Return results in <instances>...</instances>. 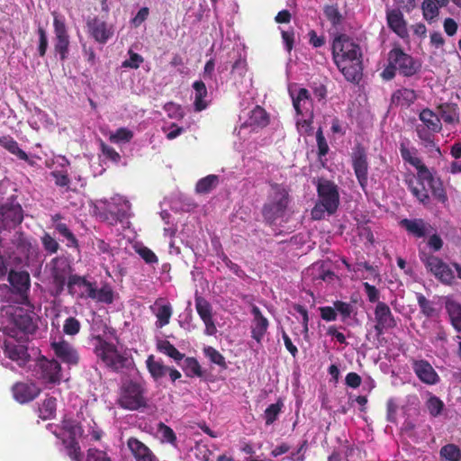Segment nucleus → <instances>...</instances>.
<instances>
[{"label":"nucleus","instance_id":"nucleus-1","mask_svg":"<svg viewBox=\"0 0 461 461\" xmlns=\"http://www.w3.org/2000/svg\"><path fill=\"white\" fill-rule=\"evenodd\" d=\"M331 54L345 79L358 84L363 76V53L359 44L347 34H338L331 43Z\"/></svg>","mask_w":461,"mask_h":461},{"label":"nucleus","instance_id":"nucleus-2","mask_svg":"<svg viewBox=\"0 0 461 461\" xmlns=\"http://www.w3.org/2000/svg\"><path fill=\"white\" fill-rule=\"evenodd\" d=\"M267 185L270 190L261 212L265 222L272 226L277 219L285 215L291 203V188L288 185L278 184L274 181H267Z\"/></svg>","mask_w":461,"mask_h":461},{"label":"nucleus","instance_id":"nucleus-3","mask_svg":"<svg viewBox=\"0 0 461 461\" xmlns=\"http://www.w3.org/2000/svg\"><path fill=\"white\" fill-rule=\"evenodd\" d=\"M318 201L311 211L313 220H322L325 213L333 215L339 209L340 195L339 186L331 180L321 177L316 183Z\"/></svg>","mask_w":461,"mask_h":461},{"label":"nucleus","instance_id":"nucleus-4","mask_svg":"<svg viewBox=\"0 0 461 461\" xmlns=\"http://www.w3.org/2000/svg\"><path fill=\"white\" fill-rule=\"evenodd\" d=\"M4 332L7 338L3 343V351L6 357L16 362L19 366H24L31 360L28 352V338H17V331L14 328H5Z\"/></svg>","mask_w":461,"mask_h":461},{"label":"nucleus","instance_id":"nucleus-5","mask_svg":"<svg viewBox=\"0 0 461 461\" xmlns=\"http://www.w3.org/2000/svg\"><path fill=\"white\" fill-rule=\"evenodd\" d=\"M143 386L132 380H126L122 383L119 389L118 405L125 410L136 411L147 406V400L144 395Z\"/></svg>","mask_w":461,"mask_h":461},{"label":"nucleus","instance_id":"nucleus-6","mask_svg":"<svg viewBox=\"0 0 461 461\" xmlns=\"http://www.w3.org/2000/svg\"><path fill=\"white\" fill-rule=\"evenodd\" d=\"M419 258L426 270L432 274L440 283L447 285H451L454 283V271L440 258L422 250L419 252Z\"/></svg>","mask_w":461,"mask_h":461},{"label":"nucleus","instance_id":"nucleus-7","mask_svg":"<svg viewBox=\"0 0 461 461\" xmlns=\"http://www.w3.org/2000/svg\"><path fill=\"white\" fill-rule=\"evenodd\" d=\"M387 61L392 62L400 75L405 77H411L421 70V62L406 53L400 46L393 47L388 52Z\"/></svg>","mask_w":461,"mask_h":461},{"label":"nucleus","instance_id":"nucleus-8","mask_svg":"<svg viewBox=\"0 0 461 461\" xmlns=\"http://www.w3.org/2000/svg\"><path fill=\"white\" fill-rule=\"evenodd\" d=\"M7 280L10 284V292L15 296L14 302L23 305H29V293L31 289V277L27 271L10 270Z\"/></svg>","mask_w":461,"mask_h":461},{"label":"nucleus","instance_id":"nucleus-9","mask_svg":"<svg viewBox=\"0 0 461 461\" xmlns=\"http://www.w3.org/2000/svg\"><path fill=\"white\" fill-rule=\"evenodd\" d=\"M23 221V210L20 203L8 201L0 205V233L11 231Z\"/></svg>","mask_w":461,"mask_h":461},{"label":"nucleus","instance_id":"nucleus-10","mask_svg":"<svg viewBox=\"0 0 461 461\" xmlns=\"http://www.w3.org/2000/svg\"><path fill=\"white\" fill-rule=\"evenodd\" d=\"M52 283L58 294H60L66 285L69 275L72 273V266L66 257H55L48 264Z\"/></svg>","mask_w":461,"mask_h":461},{"label":"nucleus","instance_id":"nucleus-11","mask_svg":"<svg viewBox=\"0 0 461 461\" xmlns=\"http://www.w3.org/2000/svg\"><path fill=\"white\" fill-rule=\"evenodd\" d=\"M54 27V52L59 56V59L64 61L69 54V35L63 18H60L56 12L52 13Z\"/></svg>","mask_w":461,"mask_h":461},{"label":"nucleus","instance_id":"nucleus-12","mask_svg":"<svg viewBox=\"0 0 461 461\" xmlns=\"http://www.w3.org/2000/svg\"><path fill=\"white\" fill-rule=\"evenodd\" d=\"M36 375L46 384H56L61 380V366L55 359L41 357L36 362Z\"/></svg>","mask_w":461,"mask_h":461},{"label":"nucleus","instance_id":"nucleus-13","mask_svg":"<svg viewBox=\"0 0 461 461\" xmlns=\"http://www.w3.org/2000/svg\"><path fill=\"white\" fill-rule=\"evenodd\" d=\"M351 163L360 186L365 189L368 181L369 166L367 161V153L362 144L357 143L355 145L351 153Z\"/></svg>","mask_w":461,"mask_h":461},{"label":"nucleus","instance_id":"nucleus-14","mask_svg":"<svg viewBox=\"0 0 461 461\" xmlns=\"http://www.w3.org/2000/svg\"><path fill=\"white\" fill-rule=\"evenodd\" d=\"M10 321L14 329L23 333V338L33 335L38 330V321L33 312H28L23 309H16L10 315Z\"/></svg>","mask_w":461,"mask_h":461},{"label":"nucleus","instance_id":"nucleus-15","mask_svg":"<svg viewBox=\"0 0 461 461\" xmlns=\"http://www.w3.org/2000/svg\"><path fill=\"white\" fill-rule=\"evenodd\" d=\"M375 331L377 338L384 335L388 330L394 329L397 326L396 319L394 318L390 307L384 302H378L375 311Z\"/></svg>","mask_w":461,"mask_h":461},{"label":"nucleus","instance_id":"nucleus-16","mask_svg":"<svg viewBox=\"0 0 461 461\" xmlns=\"http://www.w3.org/2000/svg\"><path fill=\"white\" fill-rule=\"evenodd\" d=\"M86 27L88 34L100 44H105L114 34L113 26L98 17L89 18Z\"/></svg>","mask_w":461,"mask_h":461},{"label":"nucleus","instance_id":"nucleus-17","mask_svg":"<svg viewBox=\"0 0 461 461\" xmlns=\"http://www.w3.org/2000/svg\"><path fill=\"white\" fill-rule=\"evenodd\" d=\"M12 242L28 265L38 261L40 256L38 246L32 244L23 231H16Z\"/></svg>","mask_w":461,"mask_h":461},{"label":"nucleus","instance_id":"nucleus-18","mask_svg":"<svg viewBox=\"0 0 461 461\" xmlns=\"http://www.w3.org/2000/svg\"><path fill=\"white\" fill-rule=\"evenodd\" d=\"M401 157L405 163L414 167L417 170V179L431 178V172L428 167L422 162L421 158L417 156L418 150L415 148L409 149L404 142L399 147Z\"/></svg>","mask_w":461,"mask_h":461},{"label":"nucleus","instance_id":"nucleus-19","mask_svg":"<svg viewBox=\"0 0 461 461\" xmlns=\"http://www.w3.org/2000/svg\"><path fill=\"white\" fill-rule=\"evenodd\" d=\"M411 368L419 380L425 384L434 385L440 380L433 366L425 359H412Z\"/></svg>","mask_w":461,"mask_h":461},{"label":"nucleus","instance_id":"nucleus-20","mask_svg":"<svg viewBox=\"0 0 461 461\" xmlns=\"http://www.w3.org/2000/svg\"><path fill=\"white\" fill-rule=\"evenodd\" d=\"M386 23L388 28L402 40L409 39L407 22L399 9L386 10Z\"/></svg>","mask_w":461,"mask_h":461},{"label":"nucleus","instance_id":"nucleus-21","mask_svg":"<svg viewBox=\"0 0 461 461\" xmlns=\"http://www.w3.org/2000/svg\"><path fill=\"white\" fill-rule=\"evenodd\" d=\"M14 398L20 403L33 401L41 393L40 387L33 382H17L12 387Z\"/></svg>","mask_w":461,"mask_h":461},{"label":"nucleus","instance_id":"nucleus-22","mask_svg":"<svg viewBox=\"0 0 461 461\" xmlns=\"http://www.w3.org/2000/svg\"><path fill=\"white\" fill-rule=\"evenodd\" d=\"M250 312L253 316L250 324L251 338L258 343H261L267 334L269 321L257 305H252Z\"/></svg>","mask_w":461,"mask_h":461},{"label":"nucleus","instance_id":"nucleus-23","mask_svg":"<svg viewBox=\"0 0 461 461\" xmlns=\"http://www.w3.org/2000/svg\"><path fill=\"white\" fill-rule=\"evenodd\" d=\"M59 427L60 431L57 434H61L68 441L77 440L84 433L80 421L68 415L62 418Z\"/></svg>","mask_w":461,"mask_h":461},{"label":"nucleus","instance_id":"nucleus-24","mask_svg":"<svg viewBox=\"0 0 461 461\" xmlns=\"http://www.w3.org/2000/svg\"><path fill=\"white\" fill-rule=\"evenodd\" d=\"M51 348L56 357L62 362L69 365H77L78 363L79 357L77 351L68 341L52 342Z\"/></svg>","mask_w":461,"mask_h":461},{"label":"nucleus","instance_id":"nucleus-25","mask_svg":"<svg viewBox=\"0 0 461 461\" xmlns=\"http://www.w3.org/2000/svg\"><path fill=\"white\" fill-rule=\"evenodd\" d=\"M149 309L157 318V328L161 329L169 323L173 314V308L169 303H165L163 298H158Z\"/></svg>","mask_w":461,"mask_h":461},{"label":"nucleus","instance_id":"nucleus-26","mask_svg":"<svg viewBox=\"0 0 461 461\" xmlns=\"http://www.w3.org/2000/svg\"><path fill=\"white\" fill-rule=\"evenodd\" d=\"M127 446L136 461H158L154 453L136 438H130Z\"/></svg>","mask_w":461,"mask_h":461},{"label":"nucleus","instance_id":"nucleus-27","mask_svg":"<svg viewBox=\"0 0 461 461\" xmlns=\"http://www.w3.org/2000/svg\"><path fill=\"white\" fill-rule=\"evenodd\" d=\"M96 341L95 346V353L102 362L107 366L117 351L114 344L106 341L101 335L94 337Z\"/></svg>","mask_w":461,"mask_h":461},{"label":"nucleus","instance_id":"nucleus-28","mask_svg":"<svg viewBox=\"0 0 461 461\" xmlns=\"http://www.w3.org/2000/svg\"><path fill=\"white\" fill-rule=\"evenodd\" d=\"M400 226L404 228L406 231L416 238H424L431 226L423 219H402L400 221Z\"/></svg>","mask_w":461,"mask_h":461},{"label":"nucleus","instance_id":"nucleus-29","mask_svg":"<svg viewBox=\"0 0 461 461\" xmlns=\"http://www.w3.org/2000/svg\"><path fill=\"white\" fill-rule=\"evenodd\" d=\"M293 105L297 114L312 117V102L310 92L306 88H300L295 97H293Z\"/></svg>","mask_w":461,"mask_h":461},{"label":"nucleus","instance_id":"nucleus-30","mask_svg":"<svg viewBox=\"0 0 461 461\" xmlns=\"http://www.w3.org/2000/svg\"><path fill=\"white\" fill-rule=\"evenodd\" d=\"M416 99L417 95L413 89L402 87L393 93L391 102L396 106L410 107Z\"/></svg>","mask_w":461,"mask_h":461},{"label":"nucleus","instance_id":"nucleus-31","mask_svg":"<svg viewBox=\"0 0 461 461\" xmlns=\"http://www.w3.org/2000/svg\"><path fill=\"white\" fill-rule=\"evenodd\" d=\"M438 116L447 124H454L459 122L458 105L454 103H443L437 106Z\"/></svg>","mask_w":461,"mask_h":461},{"label":"nucleus","instance_id":"nucleus-32","mask_svg":"<svg viewBox=\"0 0 461 461\" xmlns=\"http://www.w3.org/2000/svg\"><path fill=\"white\" fill-rule=\"evenodd\" d=\"M116 373L129 371L134 367L133 358L127 354H122L118 350L106 366Z\"/></svg>","mask_w":461,"mask_h":461},{"label":"nucleus","instance_id":"nucleus-33","mask_svg":"<svg viewBox=\"0 0 461 461\" xmlns=\"http://www.w3.org/2000/svg\"><path fill=\"white\" fill-rule=\"evenodd\" d=\"M419 119L422 122V126L432 130L434 132H440L442 123L438 113L429 108H424L419 114Z\"/></svg>","mask_w":461,"mask_h":461},{"label":"nucleus","instance_id":"nucleus-34","mask_svg":"<svg viewBox=\"0 0 461 461\" xmlns=\"http://www.w3.org/2000/svg\"><path fill=\"white\" fill-rule=\"evenodd\" d=\"M52 433L61 439L66 453L72 461H84V455L78 440L68 441L61 434H57V430L52 431Z\"/></svg>","mask_w":461,"mask_h":461},{"label":"nucleus","instance_id":"nucleus-35","mask_svg":"<svg viewBox=\"0 0 461 461\" xmlns=\"http://www.w3.org/2000/svg\"><path fill=\"white\" fill-rule=\"evenodd\" d=\"M60 219H62V216L59 213L54 214L51 217L52 221L55 223V230L59 232V234L67 239V240L69 242L68 246L78 248L77 239L76 238L74 233L69 230L66 223L59 222Z\"/></svg>","mask_w":461,"mask_h":461},{"label":"nucleus","instance_id":"nucleus-36","mask_svg":"<svg viewBox=\"0 0 461 461\" xmlns=\"http://www.w3.org/2000/svg\"><path fill=\"white\" fill-rule=\"evenodd\" d=\"M420 185H422V183L427 182L429 185V188L431 190L432 195L441 203H446L447 202V192L443 186L442 182L438 179L435 180L433 175L431 174V178L428 179H418Z\"/></svg>","mask_w":461,"mask_h":461},{"label":"nucleus","instance_id":"nucleus-37","mask_svg":"<svg viewBox=\"0 0 461 461\" xmlns=\"http://www.w3.org/2000/svg\"><path fill=\"white\" fill-rule=\"evenodd\" d=\"M270 122L269 114L260 105H256L250 112L249 117V123L250 126H256L258 128H265Z\"/></svg>","mask_w":461,"mask_h":461},{"label":"nucleus","instance_id":"nucleus-38","mask_svg":"<svg viewBox=\"0 0 461 461\" xmlns=\"http://www.w3.org/2000/svg\"><path fill=\"white\" fill-rule=\"evenodd\" d=\"M0 145L20 159L24 161L29 159L27 153L19 147L18 142L11 136L0 137Z\"/></svg>","mask_w":461,"mask_h":461},{"label":"nucleus","instance_id":"nucleus-39","mask_svg":"<svg viewBox=\"0 0 461 461\" xmlns=\"http://www.w3.org/2000/svg\"><path fill=\"white\" fill-rule=\"evenodd\" d=\"M57 399L53 396H48L39 407V417L43 420H50L56 416Z\"/></svg>","mask_w":461,"mask_h":461},{"label":"nucleus","instance_id":"nucleus-40","mask_svg":"<svg viewBox=\"0 0 461 461\" xmlns=\"http://www.w3.org/2000/svg\"><path fill=\"white\" fill-rule=\"evenodd\" d=\"M415 131L425 148H434L438 154L441 153L439 147H438L435 142L434 134L436 132L420 124L416 126Z\"/></svg>","mask_w":461,"mask_h":461},{"label":"nucleus","instance_id":"nucleus-41","mask_svg":"<svg viewBox=\"0 0 461 461\" xmlns=\"http://www.w3.org/2000/svg\"><path fill=\"white\" fill-rule=\"evenodd\" d=\"M446 309L453 327L461 331V304L456 301H447Z\"/></svg>","mask_w":461,"mask_h":461},{"label":"nucleus","instance_id":"nucleus-42","mask_svg":"<svg viewBox=\"0 0 461 461\" xmlns=\"http://www.w3.org/2000/svg\"><path fill=\"white\" fill-rule=\"evenodd\" d=\"M157 348L159 352L173 358L177 363L185 357V355L179 352V350L167 339L159 340L157 344Z\"/></svg>","mask_w":461,"mask_h":461},{"label":"nucleus","instance_id":"nucleus-43","mask_svg":"<svg viewBox=\"0 0 461 461\" xmlns=\"http://www.w3.org/2000/svg\"><path fill=\"white\" fill-rule=\"evenodd\" d=\"M438 4L433 0H424L421 5L422 14L424 19L429 23H433L438 16Z\"/></svg>","mask_w":461,"mask_h":461},{"label":"nucleus","instance_id":"nucleus-44","mask_svg":"<svg viewBox=\"0 0 461 461\" xmlns=\"http://www.w3.org/2000/svg\"><path fill=\"white\" fill-rule=\"evenodd\" d=\"M146 363L149 372L155 379H159L167 373L168 367L156 361L152 355L148 357Z\"/></svg>","mask_w":461,"mask_h":461},{"label":"nucleus","instance_id":"nucleus-45","mask_svg":"<svg viewBox=\"0 0 461 461\" xmlns=\"http://www.w3.org/2000/svg\"><path fill=\"white\" fill-rule=\"evenodd\" d=\"M440 457L447 461H459L461 459V450L455 444H447L440 448Z\"/></svg>","mask_w":461,"mask_h":461},{"label":"nucleus","instance_id":"nucleus-46","mask_svg":"<svg viewBox=\"0 0 461 461\" xmlns=\"http://www.w3.org/2000/svg\"><path fill=\"white\" fill-rule=\"evenodd\" d=\"M283 402L281 400H278L276 403L270 404L264 412V419L266 421V425L273 424L278 418V415L281 412Z\"/></svg>","mask_w":461,"mask_h":461},{"label":"nucleus","instance_id":"nucleus-47","mask_svg":"<svg viewBox=\"0 0 461 461\" xmlns=\"http://www.w3.org/2000/svg\"><path fill=\"white\" fill-rule=\"evenodd\" d=\"M425 404L429 415L434 418L441 414L445 406L444 402L435 395H430Z\"/></svg>","mask_w":461,"mask_h":461},{"label":"nucleus","instance_id":"nucleus-48","mask_svg":"<svg viewBox=\"0 0 461 461\" xmlns=\"http://www.w3.org/2000/svg\"><path fill=\"white\" fill-rule=\"evenodd\" d=\"M203 324L205 325V333L207 335H214L217 328L212 317V309L210 303L203 301Z\"/></svg>","mask_w":461,"mask_h":461},{"label":"nucleus","instance_id":"nucleus-49","mask_svg":"<svg viewBox=\"0 0 461 461\" xmlns=\"http://www.w3.org/2000/svg\"><path fill=\"white\" fill-rule=\"evenodd\" d=\"M41 241L44 250L50 255L56 254L60 249L59 243L49 232L43 233Z\"/></svg>","mask_w":461,"mask_h":461},{"label":"nucleus","instance_id":"nucleus-50","mask_svg":"<svg viewBox=\"0 0 461 461\" xmlns=\"http://www.w3.org/2000/svg\"><path fill=\"white\" fill-rule=\"evenodd\" d=\"M323 13L333 27H338L341 24L343 17L336 5H326Z\"/></svg>","mask_w":461,"mask_h":461},{"label":"nucleus","instance_id":"nucleus-51","mask_svg":"<svg viewBox=\"0 0 461 461\" xmlns=\"http://www.w3.org/2000/svg\"><path fill=\"white\" fill-rule=\"evenodd\" d=\"M133 138V132L125 127L118 128L112 133L109 140L113 143L130 142Z\"/></svg>","mask_w":461,"mask_h":461},{"label":"nucleus","instance_id":"nucleus-52","mask_svg":"<svg viewBox=\"0 0 461 461\" xmlns=\"http://www.w3.org/2000/svg\"><path fill=\"white\" fill-rule=\"evenodd\" d=\"M37 33L39 36V42H38V48L37 51L41 58L45 57L48 46H49V40L47 36V32L43 28V26L39 25L37 28Z\"/></svg>","mask_w":461,"mask_h":461},{"label":"nucleus","instance_id":"nucleus-53","mask_svg":"<svg viewBox=\"0 0 461 461\" xmlns=\"http://www.w3.org/2000/svg\"><path fill=\"white\" fill-rule=\"evenodd\" d=\"M183 368L188 376L202 375L201 366L195 358L186 357Z\"/></svg>","mask_w":461,"mask_h":461},{"label":"nucleus","instance_id":"nucleus-54","mask_svg":"<svg viewBox=\"0 0 461 461\" xmlns=\"http://www.w3.org/2000/svg\"><path fill=\"white\" fill-rule=\"evenodd\" d=\"M333 305L341 316V320L344 321L347 319L350 318L352 313L354 312V306L349 303H346L343 301L337 300L333 303Z\"/></svg>","mask_w":461,"mask_h":461},{"label":"nucleus","instance_id":"nucleus-55","mask_svg":"<svg viewBox=\"0 0 461 461\" xmlns=\"http://www.w3.org/2000/svg\"><path fill=\"white\" fill-rule=\"evenodd\" d=\"M95 300L99 303L111 304L113 302V292L112 288L108 285H105L100 289H97Z\"/></svg>","mask_w":461,"mask_h":461},{"label":"nucleus","instance_id":"nucleus-56","mask_svg":"<svg viewBox=\"0 0 461 461\" xmlns=\"http://www.w3.org/2000/svg\"><path fill=\"white\" fill-rule=\"evenodd\" d=\"M203 353L209 357L210 361L213 364L218 365L221 368L226 367V362L224 357L216 349L212 347L204 348Z\"/></svg>","mask_w":461,"mask_h":461},{"label":"nucleus","instance_id":"nucleus-57","mask_svg":"<svg viewBox=\"0 0 461 461\" xmlns=\"http://www.w3.org/2000/svg\"><path fill=\"white\" fill-rule=\"evenodd\" d=\"M81 328V324L75 317H68L65 320L63 324V331L68 336L77 335Z\"/></svg>","mask_w":461,"mask_h":461},{"label":"nucleus","instance_id":"nucleus-58","mask_svg":"<svg viewBox=\"0 0 461 461\" xmlns=\"http://www.w3.org/2000/svg\"><path fill=\"white\" fill-rule=\"evenodd\" d=\"M417 302L420 312L426 317H431L435 312L432 303L429 301L422 294H417Z\"/></svg>","mask_w":461,"mask_h":461},{"label":"nucleus","instance_id":"nucleus-59","mask_svg":"<svg viewBox=\"0 0 461 461\" xmlns=\"http://www.w3.org/2000/svg\"><path fill=\"white\" fill-rule=\"evenodd\" d=\"M158 431L161 434L164 441L170 444H175L176 442V433L169 426L160 422L158 426Z\"/></svg>","mask_w":461,"mask_h":461},{"label":"nucleus","instance_id":"nucleus-60","mask_svg":"<svg viewBox=\"0 0 461 461\" xmlns=\"http://www.w3.org/2000/svg\"><path fill=\"white\" fill-rule=\"evenodd\" d=\"M86 461H112L108 454L96 447H90L87 450Z\"/></svg>","mask_w":461,"mask_h":461},{"label":"nucleus","instance_id":"nucleus-61","mask_svg":"<svg viewBox=\"0 0 461 461\" xmlns=\"http://www.w3.org/2000/svg\"><path fill=\"white\" fill-rule=\"evenodd\" d=\"M164 110L167 113V116L171 119H182L184 116V113L181 105L175 104L173 102L167 103L164 105Z\"/></svg>","mask_w":461,"mask_h":461},{"label":"nucleus","instance_id":"nucleus-62","mask_svg":"<svg viewBox=\"0 0 461 461\" xmlns=\"http://www.w3.org/2000/svg\"><path fill=\"white\" fill-rule=\"evenodd\" d=\"M136 252L147 264H155L158 262V258L156 254L148 247L141 246L137 248Z\"/></svg>","mask_w":461,"mask_h":461},{"label":"nucleus","instance_id":"nucleus-63","mask_svg":"<svg viewBox=\"0 0 461 461\" xmlns=\"http://www.w3.org/2000/svg\"><path fill=\"white\" fill-rule=\"evenodd\" d=\"M129 54H130V58L128 59H125L122 63V68H134V69H137L140 68V64L143 62V58L138 54V53H135L131 50L129 51Z\"/></svg>","mask_w":461,"mask_h":461},{"label":"nucleus","instance_id":"nucleus-64","mask_svg":"<svg viewBox=\"0 0 461 461\" xmlns=\"http://www.w3.org/2000/svg\"><path fill=\"white\" fill-rule=\"evenodd\" d=\"M316 140L318 146V156L320 158L326 156L330 149L321 128H319L316 132Z\"/></svg>","mask_w":461,"mask_h":461}]
</instances>
